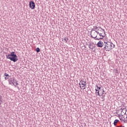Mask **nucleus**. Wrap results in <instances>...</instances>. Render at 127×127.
<instances>
[{"label":"nucleus","instance_id":"6","mask_svg":"<svg viewBox=\"0 0 127 127\" xmlns=\"http://www.w3.org/2000/svg\"><path fill=\"white\" fill-rule=\"evenodd\" d=\"M104 44H105V43H103V42L102 41H99L98 42V43L97 44V46L98 47H103V46H104Z\"/></svg>","mask_w":127,"mask_h":127},{"label":"nucleus","instance_id":"1","mask_svg":"<svg viewBox=\"0 0 127 127\" xmlns=\"http://www.w3.org/2000/svg\"><path fill=\"white\" fill-rule=\"evenodd\" d=\"M7 59H9L11 61H13V62H16L18 60V58L17 56L15 54L14 52H12L10 54L8 55H6Z\"/></svg>","mask_w":127,"mask_h":127},{"label":"nucleus","instance_id":"7","mask_svg":"<svg viewBox=\"0 0 127 127\" xmlns=\"http://www.w3.org/2000/svg\"><path fill=\"white\" fill-rule=\"evenodd\" d=\"M14 77L10 78L8 81H9V84L10 85H11V84H13V85H14V83H13L14 81Z\"/></svg>","mask_w":127,"mask_h":127},{"label":"nucleus","instance_id":"15","mask_svg":"<svg viewBox=\"0 0 127 127\" xmlns=\"http://www.w3.org/2000/svg\"><path fill=\"white\" fill-rule=\"evenodd\" d=\"M2 96L0 95V105H1V103H2V101L1 100Z\"/></svg>","mask_w":127,"mask_h":127},{"label":"nucleus","instance_id":"22","mask_svg":"<svg viewBox=\"0 0 127 127\" xmlns=\"http://www.w3.org/2000/svg\"><path fill=\"white\" fill-rule=\"evenodd\" d=\"M85 81H83V80H81L80 82V83H81V84H85Z\"/></svg>","mask_w":127,"mask_h":127},{"label":"nucleus","instance_id":"21","mask_svg":"<svg viewBox=\"0 0 127 127\" xmlns=\"http://www.w3.org/2000/svg\"><path fill=\"white\" fill-rule=\"evenodd\" d=\"M103 33H104L101 32L100 34H99V36L100 37L102 36V37H104V36H103Z\"/></svg>","mask_w":127,"mask_h":127},{"label":"nucleus","instance_id":"20","mask_svg":"<svg viewBox=\"0 0 127 127\" xmlns=\"http://www.w3.org/2000/svg\"><path fill=\"white\" fill-rule=\"evenodd\" d=\"M102 92L101 93L102 96L104 95V93H105V91L104 90V89H102Z\"/></svg>","mask_w":127,"mask_h":127},{"label":"nucleus","instance_id":"10","mask_svg":"<svg viewBox=\"0 0 127 127\" xmlns=\"http://www.w3.org/2000/svg\"><path fill=\"white\" fill-rule=\"evenodd\" d=\"M4 76H6V77H5V80H7V79H8V78H9V75H8V74H7L6 73H4Z\"/></svg>","mask_w":127,"mask_h":127},{"label":"nucleus","instance_id":"19","mask_svg":"<svg viewBox=\"0 0 127 127\" xmlns=\"http://www.w3.org/2000/svg\"><path fill=\"white\" fill-rule=\"evenodd\" d=\"M64 40L65 41V42H67L68 41V37H65Z\"/></svg>","mask_w":127,"mask_h":127},{"label":"nucleus","instance_id":"18","mask_svg":"<svg viewBox=\"0 0 127 127\" xmlns=\"http://www.w3.org/2000/svg\"><path fill=\"white\" fill-rule=\"evenodd\" d=\"M96 31V33H97V35H98V34H99V35H100V34L101 33H100V32H99V31L96 30V31Z\"/></svg>","mask_w":127,"mask_h":127},{"label":"nucleus","instance_id":"28","mask_svg":"<svg viewBox=\"0 0 127 127\" xmlns=\"http://www.w3.org/2000/svg\"><path fill=\"white\" fill-rule=\"evenodd\" d=\"M79 86H81V82H80V83H79Z\"/></svg>","mask_w":127,"mask_h":127},{"label":"nucleus","instance_id":"17","mask_svg":"<svg viewBox=\"0 0 127 127\" xmlns=\"http://www.w3.org/2000/svg\"><path fill=\"white\" fill-rule=\"evenodd\" d=\"M80 87L82 90H85V86H84V85H83L82 86H80Z\"/></svg>","mask_w":127,"mask_h":127},{"label":"nucleus","instance_id":"24","mask_svg":"<svg viewBox=\"0 0 127 127\" xmlns=\"http://www.w3.org/2000/svg\"><path fill=\"white\" fill-rule=\"evenodd\" d=\"M97 38H100L98 40H100V39H103V38H101V37L97 36Z\"/></svg>","mask_w":127,"mask_h":127},{"label":"nucleus","instance_id":"9","mask_svg":"<svg viewBox=\"0 0 127 127\" xmlns=\"http://www.w3.org/2000/svg\"><path fill=\"white\" fill-rule=\"evenodd\" d=\"M120 122V121L118 119H116L114 121V126L116 127V126H117V124H118V123H119Z\"/></svg>","mask_w":127,"mask_h":127},{"label":"nucleus","instance_id":"16","mask_svg":"<svg viewBox=\"0 0 127 127\" xmlns=\"http://www.w3.org/2000/svg\"><path fill=\"white\" fill-rule=\"evenodd\" d=\"M89 48H90V49H94L92 44H89Z\"/></svg>","mask_w":127,"mask_h":127},{"label":"nucleus","instance_id":"11","mask_svg":"<svg viewBox=\"0 0 127 127\" xmlns=\"http://www.w3.org/2000/svg\"><path fill=\"white\" fill-rule=\"evenodd\" d=\"M99 31H101L102 33H105V30L103 29V28L99 27Z\"/></svg>","mask_w":127,"mask_h":127},{"label":"nucleus","instance_id":"23","mask_svg":"<svg viewBox=\"0 0 127 127\" xmlns=\"http://www.w3.org/2000/svg\"><path fill=\"white\" fill-rule=\"evenodd\" d=\"M13 83L14 84V83H16V82H17V81L16 80H15V78H14V79H13Z\"/></svg>","mask_w":127,"mask_h":127},{"label":"nucleus","instance_id":"8","mask_svg":"<svg viewBox=\"0 0 127 127\" xmlns=\"http://www.w3.org/2000/svg\"><path fill=\"white\" fill-rule=\"evenodd\" d=\"M97 92H98V95L100 96V92H101V87L97 86Z\"/></svg>","mask_w":127,"mask_h":127},{"label":"nucleus","instance_id":"26","mask_svg":"<svg viewBox=\"0 0 127 127\" xmlns=\"http://www.w3.org/2000/svg\"><path fill=\"white\" fill-rule=\"evenodd\" d=\"M15 85L16 86L18 85V83H17V81H16V82L15 83Z\"/></svg>","mask_w":127,"mask_h":127},{"label":"nucleus","instance_id":"27","mask_svg":"<svg viewBox=\"0 0 127 127\" xmlns=\"http://www.w3.org/2000/svg\"><path fill=\"white\" fill-rule=\"evenodd\" d=\"M95 90H96V93L98 94V90L97 89H96Z\"/></svg>","mask_w":127,"mask_h":127},{"label":"nucleus","instance_id":"3","mask_svg":"<svg viewBox=\"0 0 127 127\" xmlns=\"http://www.w3.org/2000/svg\"><path fill=\"white\" fill-rule=\"evenodd\" d=\"M90 35L91 37H92V38H94L95 40L100 39L99 38H98V36L97 35V32H96V30L94 29H92Z\"/></svg>","mask_w":127,"mask_h":127},{"label":"nucleus","instance_id":"5","mask_svg":"<svg viewBox=\"0 0 127 127\" xmlns=\"http://www.w3.org/2000/svg\"><path fill=\"white\" fill-rule=\"evenodd\" d=\"M122 121H124V123H127V112L124 114V116H123V117L122 118Z\"/></svg>","mask_w":127,"mask_h":127},{"label":"nucleus","instance_id":"13","mask_svg":"<svg viewBox=\"0 0 127 127\" xmlns=\"http://www.w3.org/2000/svg\"><path fill=\"white\" fill-rule=\"evenodd\" d=\"M81 85H84V89H86V85H87L86 81L84 82V83H81Z\"/></svg>","mask_w":127,"mask_h":127},{"label":"nucleus","instance_id":"4","mask_svg":"<svg viewBox=\"0 0 127 127\" xmlns=\"http://www.w3.org/2000/svg\"><path fill=\"white\" fill-rule=\"evenodd\" d=\"M29 6L31 9H34L35 8V3L33 1H31L29 3Z\"/></svg>","mask_w":127,"mask_h":127},{"label":"nucleus","instance_id":"25","mask_svg":"<svg viewBox=\"0 0 127 127\" xmlns=\"http://www.w3.org/2000/svg\"><path fill=\"white\" fill-rule=\"evenodd\" d=\"M117 127H125L123 126V125H121L120 126H117Z\"/></svg>","mask_w":127,"mask_h":127},{"label":"nucleus","instance_id":"14","mask_svg":"<svg viewBox=\"0 0 127 127\" xmlns=\"http://www.w3.org/2000/svg\"><path fill=\"white\" fill-rule=\"evenodd\" d=\"M36 51L37 53H39V52H40V49H39V48H37Z\"/></svg>","mask_w":127,"mask_h":127},{"label":"nucleus","instance_id":"2","mask_svg":"<svg viewBox=\"0 0 127 127\" xmlns=\"http://www.w3.org/2000/svg\"><path fill=\"white\" fill-rule=\"evenodd\" d=\"M104 46L106 51H111L113 48H115V44L110 42H104Z\"/></svg>","mask_w":127,"mask_h":127},{"label":"nucleus","instance_id":"12","mask_svg":"<svg viewBox=\"0 0 127 127\" xmlns=\"http://www.w3.org/2000/svg\"><path fill=\"white\" fill-rule=\"evenodd\" d=\"M93 28L95 29L94 30H95V31H96V30L99 31V27H97V26H94Z\"/></svg>","mask_w":127,"mask_h":127}]
</instances>
